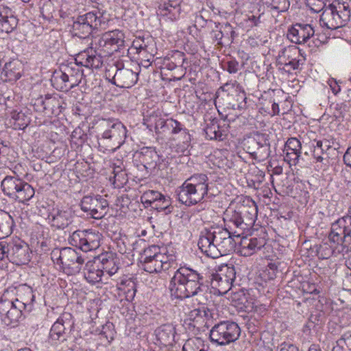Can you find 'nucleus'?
Segmentation results:
<instances>
[{
  "label": "nucleus",
  "mask_w": 351,
  "mask_h": 351,
  "mask_svg": "<svg viewBox=\"0 0 351 351\" xmlns=\"http://www.w3.org/2000/svg\"><path fill=\"white\" fill-rule=\"evenodd\" d=\"M235 278L233 265H222L215 273H204L189 267H181L171 278L169 289L171 298L180 300L202 295L209 284L219 293H226L231 289Z\"/></svg>",
  "instance_id": "obj_1"
},
{
  "label": "nucleus",
  "mask_w": 351,
  "mask_h": 351,
  "mask_svg": "<svg viewBox=\"0 0 351 351\" xmlns=\"http://www.w3.org/2000/svg\"><path fill=\"white\" fill-rule=\"evenodd\" d=\"M226 226L213 223L202 228L199 233L198 246L208 257L216 258L232 252L236 236Z\"/></svg>",
  "instance_id": "obj_2"
},
{
  "label": "nucleus",
  "mask_w": 351,
  "mask_h": 351,
  "mask_svg": "<svg viewBox=\"0 0 351 351\" xmlns=\"http://www.w3.org/2000/svg\"><path fill=\"white\" fill-rule=\"evenodd\" d=\"M328 240L336 245L333 247L328 242L323 243L317 250L319 258L328 259L333 254L343 252L345 247L351 244V215L339 218L330 226Z\"/></svg>",
  "instance_id": "obj_3"
},
{
  "label": "nucleus",
  "mask_w": 351,
  "mask_h": 351,
  "mask_svg": "<svg viewBox=\"0 0 351 351\" xmlns=\"http://www.w3.org/2000/svg\"><path fill=\"white\" fill-rule=\"evenodd\" d=\"M99 149L104 153L115 152L125 143L126 127L115 119H103L97 126Z\"/></svg>",
  "instance_id": "obj_4"
},
{
  "label": "nucleus",
  "mask_w": 351,
  "mask_h": 351,
  "mask_svg": "<svg viewBox=\"0 0 351 351\" xmlns=\"http://www.w3.org/2000/svg\"><path fill=\"white\" fill-rule=\"evenodd\" d=\"M209 179L205 173H195L176 189L180 203L190 207L203 202L208 195Z\"/></svg>",
  "instance_id": "obj_5"
},
{
  "label": "nucleus",
  "mask_w": 351,
  "mask_h": 351,
  "mask_svg": "<svg viewBox=\"0 0 351 351\" xmlns=\"http://www.w3.org/2000/svg\"><path fill=\"white\" fill-rule=\"evenodd\" d=\"M142 268L150 274L168 270L176 261L173 251L169 253L166 247L151 245L145 248L141 255Z\"/></svg>",
  "instance_id": "obj_6"
},
{
  "label": "nucleus",
  "mask_w": 351,
  "mask_h": 351,
  "mask_svg": "<svg viewBox=\"0 0 351 351\" xmlns=\"http://www.w3.org/2000/svg\"><path fill=\"white\" fill-rule=\"evenodd\" d=\"M101 64V57L91 49L79 53L75 62L62 65L60 69L65 74L66 80L74 88L80 84L83 77V71L81 66L98 69Z\"/></svg>",
  "instance_id": "obj_7"
},
{
  "label": "nucleus",
  "mask_w": 351,
  "mask_h": 351,
  "mask_svg": "<svg viewBox=\"0 0 351 351\" xmlns=\"http://www.w3.org/2000/svg\"><path fill=\"white\" fill-rule=\"evenodd\" d=\"M1 187L5 195L19 203L25 204L35 194L34 189L17 175L6 176L1 182Z\"/></svg>",
  "instance_id": "obj_8"
},
{
  "label": "nucleus",
  "mask_w": 351,
  "mask_h": 351,
  "mask_svg": "<svg viewBox=\"0 0 351 351\" xmlns=\"http://www.w3.org/2000/svg\"><path fill=\"white\" fill-rule=\"evenodd\" d=\"M51 258L53 263L61 265L67 275L78 274L85 262L84 257L71 247L55 249L51 253Z\"/></svg>",
  "instance_id": "obj_9"
},
{
  "label": "nucleus",
  "mask_w": 351,
  "mask_h": 351,
  "mask_svg": "<svg viewBox=\"0 0 351 351\" xmlns=\"http://www.w3.org/2000/svg\"><path fill=\"white\" fill-rule=\"evenodd\" d=\"M350 11L348 5L341 4H329L325 6L319 18V24L322 27L328 29H337L344 27L350 21Z\"/></svg>",
  "instance_id": "obj_10"
},
{
  "label": "nucleus",
  "mask_w": 351,
  "mask_h": 351,
  "mask_svg": "<svg viewBox=\"0 0 351 351\" xmlns=\"http://www.w3.org/2000/svg\"><path fill=\"white\" fill-rule=\"evenodd\" d=\"M104 13V11L96 9L78 16L72 25L73 34L81 38L89 37L93 31L98 30L102 24H105Z\"/></svg>",
  "instance_id": "obj_11"
},
{
  "label": "nucleus",
  "mask_w": 351,
  "mask_h": 351,
  "mask_svg": "<svg viewBox=\"0 0 351 351\" xmlns=\"http://www.w3.org/2000/svg\"><path fill=\"white\" fill-rule=\"evenodd\" d=\"M219 90L217 99H223L228 108L239 110L246 108V94L237 81L224 84Z\"/></svg>",
  "instance_id": "obj_12"
},
{
  "label": "nucleus",
  "mask_w": 351,
  "mask_h": 351,
  "mask_svg": "<svg viewBox=\"0 0 351 351\" xmlns=\"http://www.w3.org/2000/svg\"><path fill=\"white\" fill-rule=\"evenodd\" d=\"M210 339L213 343L226 346L236 341L241 335V328L232 321H221L210 330Z\"/></svg>",
  "instance_id": "obj_13"
},
{
  "label": "nucleus",
  "mask_w": 351,
  "mask_h": 351,
  "mask_svg": "<svg viewBox=\"0 0 351 351\" xmlns=\"http://www.w3.org/2000/svg\"><path fill=\"white\" fill-rule=\"evenodd\" d=\"M140 71L139 66H136L134 69H132L112 65L106 69L105 76L109 82L117 87L130 88L137 83Z\"/></svg>",
  "instance_id": "obj_14"
},
{
  "label": "nucleus",
  "mask_w": 351,
  "mask_h": 351,
  "mask_svg": "<svg viewBox=\"0 0 351 351\" xmlns=\"http://www.w3.org/2000/svg\"><path fill=\"white\" fill-rule=\"evenodd\" d=\"M243 149L254 159L259 161L267 159L270 155V143L265 134L255 132L244 138Z\"/></svg>",
  "instance_id": "obj_15"
},
{
  "label": "nucleus",
  "mask_w": 351,
  "mask_h": 351,
  "mask_svg": "<svg viewBox=\"0 0 351 351\" xmlns=\"http://www.w3.org/2000/svg\"><path fill=\"white\" fill-rule=\"evenodd\" d=\"M101 234L93 229L75 230L69 237V243L80 250L87 252L97 249L100 245Z\"/></svg>",
  "instance_id": "obj_16"
},
{
  "label": "nucleus",
  "mask_w": 351,
  "mask_h": 351,
  "mask_svg": "<svg viewBox=\"0 0 351 351\" xmlns=\"http://www.w3.org/2000/svg\"><path fill=\"white\" fill-rule=\"evenodd\" d=\"M27 313L21 304L18 305L11 300L3 298L0 299V317L5 325L12 328L17 326Z\"/></svg>",
  "instance_id": "obj_17"
},
{
  "label": "nucleus",
  "mask_w": 351,
  "mask_h": 351,
  "mask_svg": "<svg viewBox=\"0 0 351 351\" xmlns=\"http://www.w3.org/2000/svg\"><path fill=\"white\" fill-rule=\"evenodd\" d=\"M82 211L95 219L103 218L108 210V201L101 195H86L80 202Z\"/></svg>",
  "instance_id": "obj_18"
},
{
  "label": "nucleus",
  "mask_w": 351,
  "mask_h": 351,
  "mask_svg": "<svg viewBox=\"0 0 351 351\" xmlns=\"http://www.w3.org/2000/svg\"><path fill=\"white\" fill-rule=\"evenodd\" d=\"M7 258L17 265L27 264L30 261L28 245L19 239L7 243Z\"/></svg>",
  "instance_id": "obj_19"
},
{
  "label": "nucleus",
  "mask_w": 351,
  "mask_h": 351,
  "mask_svg": "<svg viewBox=\"0 0 351 351\" xmlns=\"http://www.w3.org/2000/svg\"><path fill=\"white\" fill-rule=\"evenodd\" d=\"M74 219V214L69 208L53 207L47 216L48 223L56 230H64L71 225Z\"/></svg>",
  "instance_id": "obj_20"
},
{
  "label": "nucleus",
  "mask_w": 351,
  "mask_h": 351,
  "mask_svg": "<svg viewBox=\"0 0 351 351\" xmlns=\"http://www.w3.org/2000/svg\"><path fill=\"white\" fill-rule=\"evenodd\" d=\"M300 51L295 46H289L284 47L278 52L277 58V65L280 69H282L287 73L296 70L300 66Z\"/></svg>",
  "instance_id": "obj_21"
},
{
  "label": "nucleus",
  "mask_w": 351,
  "mask_h": 351,
  "mask_svg": "<svg viewBox=\"0 0 351 351\" xmlns=\"http://www.w3.org/2000/svg\"><path fill=\"white\" fill-rule=\"evenodd\" d=\"M315 32L310 24L295 23L289 28L287 38L293 43L304 44L315 35Z\"/></svg>",
  "instance_id": "obj_22"
},
{
  "label": "nucleus",
  "mask_w": 351,
  "mask_h": 351,
  "mask_svg": "<svg viewBox=\"0 0 351 351\" xmlns=\"http://www.w3.org/2000/svg\"><path fill=\"white\" fill-rule=\"evenodd\" d=\"M241 215L238 210L237 206L234 208L229 207L224 213L223 221L225 226L232 230L233 236L240 238L244 234L247 230L245 225L241 221Z\"/></svg>",
  "instance_id": "obj_23"
},
{
  "label": "nucleus",
  "mask_w": 351,
  "mask_h": 351,
  "mask_svg": "<svg viewBox=\"0 0 351 351\" xmlns=\"http://www.w3.org/2000/svg\"><path fill=\"white\" fill-rule=\"evenodd\" d=\"M71 315L69 313L63 314L52 325L49 337L55 343L57 341L63 342L66 340L67 335L66 330L68 327L72 328L73 322L71 320Z\"/></svg>",
  "instance_id": "obj_24"
},
{
  "label": "nucleus",
  "mask_w": 351,
  "mask_h": 351,
  "mask_svg": "<svg viewBox=\"0 0 351 351\" xmlns=\"http://www.w3.org/2000/svg\"><path fill=\"white\" fill-rule=\"evenodd\" d=\"M125 36L122 31L114 29L105 32L99 40L100 47H105L108 53L118 51L124 45Z\"/></svg>",
  "instance_id": "obj_25"
},
{
  "label": "nucleus",
  "mask_w": 351,
  "mask_h": 351,
  "mask_svg": "<svg viewBox=\"0 0 351 351\" xmlns=\"http://www.w3.org/2000/svg\"><path fill=\"white\" fill-rule=\"evenodd\" d=\"M11 300L18 305L21 304L25 312L29 313L33 309L35 295L31 287L20 285L16 288V298Z\"/></svg>",
  "instance_id": "obj_26"
},
{
  "label": "nucleus",
  "mask_w": 351,
  "mask_h": 351,
  "mask_svg": "<svg viewBox=\"0 0 351 351\" xmlns=\"http://www.w3.org/2000/svg\"><path fill=\"white\" fill-rule=\"evenodd\" d=\"M237 206L241 215V221L245 225L247 230L254 226L257 219V205L254 201L247 200L245 204H239Z\"/></svg>",
  "instance_id": "obj_27"
},
{
  "label": "nucleus",
  "mask_w": 351,
  "mask_h": 351,
  "mask_svg": "<svg viewBox=\"0 0 351 351\" xmlns=\"http://www.w3.org/2000/svg\"><path fill=\"white\" fill-rule=\"evenodd\" d=\"M116 287L119 297L124 298L128 302H132L134 300L136 293L135 278L123 276L119 278Z\"/></svg>",
  "instance_id": "obj_28"
},
{
  "label": "nucleus",
  "mask_w": 351,
  "mask_h": 351,
  "mask_svg": "<svg viewBox=\"0 0 351 351\" xmlns=\"http://www.w3.org/2000/svg\"><path fill=\"white\" fill-rule=\"evenodd\" d=\"M101 269L104 270V275L112 276L117 273L119 269V260L116 254L112 252H108L101 254L97 258Z\"/></svg>",
  "instance_id": "obj_29"
},
{
  "label": "nucleus",
  "mask_w": 351,
  "mask_h": 351,
  "mask_svg": "<svg viewBox=\"0 0 351 351\" xmlns=\"http://www.w3.org/2000/svg\"><path fill=\"white\" fill-rule=\"evenodd\" d=\"M185 60V54L183 52L175 50L171 51L163 58L162 65L164 69L169 71H173L176 69H180L182 73L180 77H178V80H180L185 73L183 72L182 69V66Z\"/></svg>",
  "instance_id": "obj_30"
},
{
  "label": "nucleus",
  "mask_w": 351,
  "mask_h": 351,
  "mask_svg": "<svg viewBox=\"0 0 351 351\" xmlns=\"http://www.w3.org/2000/svg\"><path fill=\"white\" fill-rule=\"evenodd\" d=\"M154 334L158 343L171 346L175 341L176 328L171 324H162L155 330Z\"/></svg>",
  "instance_id": "obj_31"
},
{
  "label": "nucleus",
  "mask_w": 351,
  "mask_h": 351,
  "mask_svg": "<svg viewBox=\"0 0 351 351\" xmlns=\"http://www.w3.org/2000/svg\"><path fill=\"white\" fill-rule=\"evenodd\" d=\"M206 138L208 140L223 141L228 135V127L221 125L217 119H213L204 129Z\"/></svg>",
  "instance_id": "obj_32"
},
{
  "label": "nucleus",
  "mask_w": 351,
  "mask_h": 351,
  "mask_svg": "<svg viewBox=\"0 0 351 351\" xmlns=\"http://www.w3.org/2000/svg\"><path fill=\"white\" fill-rule=\"evenodd\" d=\"M284 152H286V160L291 165H297L302 154L300 141L295 137L289 138L285 145Z\"/></svg>",
  "instance_id": "obj_33"
},
{
  "label": "nucleus",
  "mask_w": 351,
  "mask_h": 351,
  "mask_svg": "<svg viewBox=\"0 0 351 351\" xmlns=\"http://www.w3.org/2000/svg\"><path fill=\"white\" fill-rule=\"evenodd\" d=\"M84 276L88 282L93 285L103 280V278H105L104 270L101 269L97 259L88 261L86 263L84 269Z\"/></svg>",
  "instance_id": "obj_34"
},
{
  "label": "nucleus",
  "mask_w": 351,
  "mask_h": 351,
  "mask_svg": "<svg viewBox=\"0 0 351 351\" xmlns=\"http://www.w3.org/2000/svg\"><path fill=\"white\" fill-rule=\"evenodd\" d=\"M18 24L13 11L7 6L0 5V29L6 33L11 32Z\"/></svg>",
  "instance_id": "obj_35"
},
{
  "label": "nucleus",
  "mask_w": 351,
  "mask_h": 351,
  "mask_svg": "<svg viewBox=\"0 0 351 351\" xmlns=\"http://www.w3.org/2000/svg\"><path fill=\"white\" fill-rule=\"evenodd\" d=\"M263 245L264 242L261 239L243 237L240 241L239 252L243 256H249L261 250Z\"/></svg>",
  "instance_id": "obj_36"
},
{
  "label": "nucleus",
  "mask_w": 351,
  "mask_h": 351,
  "mask_svg": "<svg viewBox=\"0 0 351 351\" xmlns=\"http://www.w3.org/2000/svg\"><path fill=\"white\" fill-rule=\"evenodd\" d=\"M210 311L204 306L194 308L189 312L188 317L194 322V326L200 328L208 326V322L212 317Z\"/></svg>",
  "instance_id": "obj_37"
},
{
  "label": "nucleus",
  "mask_w": 351,
  "mask_h": 351,
  "mask_svg": "<svg viewBox=\"0 0 351 351\" xmlns=\"http://www.w3.org/2000/svg\"><path fill=\"white\" fill-rule=\"evenodd\" d=\"M158 154L151 147H145L142 149L140 156V161L143 164L144 168L151 173L154 172L158 160Z\"/></svg>",
  "instance_id": "obj_38"
},
{
  "label": "nucleus",
  "mask_w": 351,
  "mask_h": 351,
  "mask_svg": "<svg viewBox=\"0 0 351 351\" xmlns=\"http://www.w3.org/2000/svg\"><path fill=\"white\" fill-rule=\"evenodd\" d=\"M158 8L160 14L167 16L171 21L179 17L181 10L180 3L171 0H162Z\"/></svg>",
  "instance_id": "obj_39"
},
{
  "label": "nucleus",
  "mask_w": 351,
  "mask_h": 351,
  "mask_svg": "<svg viewBox=\"0 0 351 351\" xmlns=\"http://www.w3.org/2000/svg\"><path fill=\"white\" fill-rule=\"evenodd\" d=\"M14 221L12 217L3 210H0V239L10 236L13 232Z\"/></svg>",
  "instance_id": "obj_40"
},
{
  "label": "nucleus",
  "mask_w": 351,
  "mask_h": 351,
  "mask_svg": "<svg viewBox=\"0 0 351 351\" xmlns=\"http://www.w3.org/2000/svg\"><path fill=\"white\" fill-rule=\"evenodd\" d=\"M51 83L53 88L60 91L67 92L73 88L61 69L53 72Z\"/></svg>",
  "instance_id": "obj_41"
},
{
  "label": "nucleus",
  "mask_w": 351,
  "mask_h": 351,
  "mask_svg": "<svg viewBox=\"0 0 351 351\" xmlns=\"http://www.w3.org/2000/svg\"><path fill=\"white\" fill-rule=\"evenodd\" d=\"M45 114L47 116L58 115L60 112L61 107L60 98L49 94L45 95Z\"/></svg>",
  "instance_id": "obj_42"
},
{
  "label": "nucleus",
  "mask_w": 351,
  "mask_h": 351,
  "mask_svg": "<svg viewBox=\"0 0 351 351\" xmlns=\"http://www.w3.org/2000/svg\"><path fill=\"white\" fill-rule=\"evenodd\" d=\"M263 5L271 10L284 12L290 7L289 0H261Z\"/></svg>",
  "instance_id": "obj_43"
},
{
  "label": "nucleus",
  "mask_w": 351,
  "mask_h": 351,
  "mask_svg": "<svg viewBox=\"0 0 351 351\" xmlns=\"http://www.w3.org/2000/svg\"><path fill=\"white\" fill-rule=\"evenodd\" d=\"M215 27H220L221 34L222 35L224 45H226L231 44L237 35L232 26L228 23L223 24H217L215 23Z\"/></svg>",
  "instance_id": "obj_44"
},
{
  "label": "nucleus",
  "mask_w": 351,
  "mask_h": 351,
  "mask_svg": "<svg viewBox=\"0 0 351 351\" xmlns=\"http://www.w3.org/2000/svg\"><path fill=\"white\" fill-rule=\"evenodd\" d=\"M182 351H208L204 341L201 338L189 339L183 346Z\"/></svg>",
  "instance_id": "obj_45"
},
{
  "label": "nucleus",
  "mask_w": 351,
  "mask_h": 351,
  "mask_svg": "<svg viewBox=\"0 0 351 351\" xmlns=\"http://www.w3.org/2000/svg\"><path fill=\"white\" fill-rule=\"evenodd\" d=\"M169 126L172 134H184V141H185L186 144L189 143V132L182 123L176 119L170 118Z\"/></svg>",
  "instance_id": "obj_46"
},
{
  "label": "nucleus",
  "mask_w": 351,
  "mask_h": 351,
  "mask_svg": "<svg viewBox=\"0 0 351 351\" xmlns=\"http://www.w3.org/2000/svg\"><path fill=\"white\" fill-rule=\"evenodd\" d=\"M162 194L154 190H149L143 193L141 197V201L144 204L145 208L149 206L152 208L158 198H161Z\"/></svg>",
  "instance_id": "obj_47"
},
{
  "label": "nucleus",
  "mask_w": 351,
  "mask_h": 351,
  "mask_svg": "<svg viewBox=\"0 0 351 351\" xmlns=\"http://www.w3.org/2000/svg\"><path fill=\"white\" fill-rule=\"evenodd\" d=\"M332 351H351V335L344 334L336 341Z\"/></svg>",
  "instance_id": "obj_48"
},
{
  "label": "nucleus",
  "mask_w": 351,
  "mask_h": 351,
  "mask_svg": "<svg viewBox=\"0 0 351 351\" xmlns=\"http://www.w3.org/2000/svg\"><path fill=\"white\" fill-rule=\"evenodd\" d=\"M152 208L158 211L165 210L166 213H171L172 207H171V199L162 194L161 198H158L155 204L152 206Z\"/></svg>",
  "instance_id": "obj_49"
},
{
  "label": "nucleus",
  "mask_w": 351,
  "mask_h": 351,
  "mask_svg": "<svg viewBox=\"0 0 351 351\" xmlns=\"http://www.w3.org/2000/svg\"><path fill=\"white\" fill-rule=\"evenodd\" d=\"M19 62L16 60H13L12 62H9L5 64L4 66V71L5 72V75L10 77H14L16 80L19 79L21 77L20 72H16L14 71L16 64Z\"/></svg>",
  "instance_id": "obj_50"
},
{
  "label": "nucleus",
  "mask_w": 351,
  "mask_h": 351,
  "mask_svg": "<svg viewBox=\"0 0 351 351\" xmlns=\"http://www.w3.org/2000/svg\"><path fill=\"white\" fill-rule=\"evenodd\" d=\"M127 182L126 173L119 169L113 176V184L114 187L120 188Z\"/></svg>",
  "instance_id": "obj_51"
},
{
  "label": "nucleus",
  "mask_w": 351,
  "mask_h": 351,
  "mask_svg": "<svg viewBox=\"0 0 351 351\" xmlns=\"http://www.w3.org/2000/svg\"><path fill=\"white\" fill-rule=\"evenodd\" d=\"M169 119H158L155 123V132L158 134H162L169 130Z\"/></svg>",
  "instance_id": "obj_52"
},
{
  "label": "nucleus",
  "mask_w": 351,
  "mask_h": 351,
  "mask_svg": "<svg viewBox=\"0 0 351 351\" xmlns=\"http://www.w3.org/2000/svg\"><path fill=\"white\" fill-rule=\"evenodd\" d=\"M178 143L176 144V151L178 153L184 154L186 151L188 150L189 147L191 145V138L189 134V141L186 144L185 141H184V134H178V136L177 137Z\"/></svg>",
  "instance_id": "obj_53"
},
{
  "label": "nucleus",
  "mask_w": 351,
  "mask_h": 351,
  "mask_svg": "<svg viewBox=\"0 0 351 351\" xmlns=\"http://www.w3.org/2000/svg\"><path fill=\"white\" fill-rule=\"evenodd\" d=\"M128 239H120L117 241V251L121 254H130L132 249L130 245H127Z\"/></svg>",
  "instance_id": "obj_54"
},
{
  "label": "nucleus",
  "mask_w": 351,
  "mask_h": 351,
  "mask_svg": "<svg viewBox=\"0 0 351 351\" xmlns=\"http://www.w3.org/2000/svg\"><path fill=\"white\" fill-rule=\"evenodd\" d=\"M330 147V145L328 141H317L316 145L314 146L313 152H315V154H324V152H326Z\"/></svg>",
  "instance_id": "obj_55"
},
{
  "label": "nucleus",
  "mask_w": 351,
  "mask_h": 351,
  "mask_svg": "<svg viewBox=\"0 0 351 351\" xmlns=\"http://www.w3.org/2000/svg\"><path fill=\"white\" fill-rule=\"evenodd\" d=\"M33 106L36 111L45 113V96H40L34 100Z\"/></svg>",
  "instance_id": "obj_56"
},
{
  "label": "nucleus",
  "mask_w": 351,
  "mask_h": 351,
  "mask_svg": "<svg viewBox=\"0 0 351 351\" xmlns=\"http://www.w3.org/2000/svg\"><path fill=\"white\" fill-rule=\"evenodd\" d=\"M210 32V36L214 42L217 43V45L219 46L225 45L223 43L222 35L221 34L220 27H215Z\"/></svg>",
  "instance_id": "obj_57"
},
{
  "label": "nucleus",
  "mask_w": 351,
  "mask_h": 351,
  "mask_svg": "<svg viewBox=\"0 0 351 351\" xmlns=\"http://www.w3.org/2000/svg\"><path fill=\"white\" fill-rule=\"evenodd\" d=\"M132 47L135 48L138 52L141 51H147V43L145 42V39L141 38H136L132 43Z\"/></svg>",
  "instance_id": "obj_58"
},
{
  "label": "nucleus",
  "mask_w": 351,
  "mask_h": 351,
  "mask_svg": "<svg viewBox=\"0 0 351 351\" xmlns=\"http://www.w3.org/2000/svg\"><path fill=\"white\" fill-rule=\"evenodd\" d=\"M239 64L236 60H231L227 62L226 70L229 73H236L239 71Z\"/></svg>",
  "instance_id": "obj_59"
},
{
  "label": "nucleus",
  "mask_w": 351,
  "mask_h": 351,
  "mask_svg": "<svg viewBox=\"0 0 351 351\" xmlns=\"http://www.w3.org/2000/svg\"><path fill=\"white\" fill-rule=\"evenodd\" d=\"M302 288L304 292L310 294H317L319 293L317 285L314 283L306 282L303 284Z\"/></svg>",
  "instance_id": "obj_60"
},
{
  "label": "nucleus",
  "mask_w": 351,
  "mask_h": 351,
  "mask_svg": "<svg viewBox=\"0 0 351 351\" xmlns=\"http://www.w3.org/2000/svg\"><path fill=\"white\" fill-rule=\"evenodd\" d=\"M312 38H313V43L316 47H319L326 43L328 40V38L326 36L319 34L315 33V35Z\"/></svg>",
  "instance_id": "obj_61"
},
{
  "label": "nucleus",
  "mask_w": 351,
  "mask_h": 351,
  "mask_svg": "<svg viewBox=\"0 0 351 351\" xmlns=\"http://www.w3.org/2000/svg\"><path fill=\"white\" fill-rule=\"evenodd\" d=\"M270 271H272V275H270L269 279H274L278 272V267L275 263H269L265 272L270 273Z\"/></svg>",
  "instance_id": "obj_62"
},
{
  "label": "nucleus",
  "mask_w": 351,
  "mask_h": 351,
  "mask_svg": "<svg viewBox=\"0 0 351 351\" xmlns=\"http://www.w3.org/2000/svg\"><path fill=\"white\" fill-rule=\"evenodd\" d=\"M344 163L351 168V145L348 147L343 155Z\"/></svg>",
  "instance_id": "obj_63"
},
{
  "label": "nucleus",
  "mask_w": 351,
  "mask_h": 351,
  "mask_svg": "<svg viewBox=\"0 0 351 351\" xmlns=\"http://www.w3.org/2000/svg\"><path fill=\"white\" fill-rule=\"evenodd\" d=\"M280 351H299V349L293 344L284 343L280 345Z\"/></svg>",
  "instance_id": "obj_64"
}]
</instances>
